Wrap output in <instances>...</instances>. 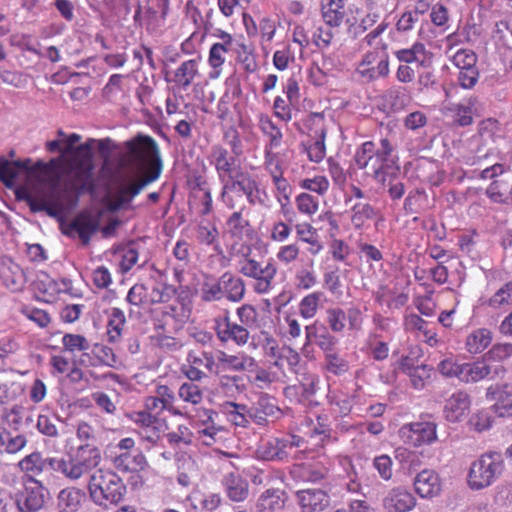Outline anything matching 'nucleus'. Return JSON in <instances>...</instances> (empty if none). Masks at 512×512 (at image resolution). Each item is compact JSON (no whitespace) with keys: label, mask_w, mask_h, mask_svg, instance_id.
<instances>
[{"label":"nucleus","mask_w":512,"mask_h":512,"mask_svg":"<svg viewBox=\"0 0 512 512\" xmlns=\"http://www.w3.org/2000/svg\"><path fill=\"white\" fill-rule=\"evenodd\" d=\"M21 172H25L26 181L17 189L16 196L25 201L32 212L62 217L75 208L77 194L62 184L60 173L52 164L33 165L30 159L12 162L0 159V180L6 187L14 186Z\"/></svg>","instance_id":"f257e3e1"},{"label":"nucleus","mask_w":512,"mask_h":512,"mask_svg":"<svg viewBox=\"0 0 512 512\" xmlns=\"http://www.w3.org/2000/svg\"><path fill=\"white\" fill-rule=\"evenodd\" d=\"M126 154L140 169L151 167L155 169L149 176L144 177L140 173L124 176L117 187L119 205L129 203L150 182L160 175L161 159L156 141L149 137L139 135L125 143Z\"/></svg>","instance_id":"f03ea898"},{"label":"nucleus","mask_w":512,"mask_h":512,"mask_svg":"<svg viewBox=\"0 0 512 512\" xmlns=\"http://www.w3.org/2000/svg\"><path fill=\"white\" fill-rule=\"evenodd\" d=\"M101 461L97 448L80 446L76 454L48 457V467L62 478L76 482L96 468Z\"/></svg>","instance_id":"7ed1b4c3"},{"label":"nucleus","mask_w":512,"mask_h":512,"mask_svg":"<svg viewBox=\"0 0 512 512\" xmlns=\"http://www.w3.org/2000/svg\"><path fill=\"white\" fill-rule=\"evenodd\" d=\"M87 490L95 505L106 507L108 504H118L125 495L126 487L112 470L98 469L90 474Z\"/></svg>","instance_id":"20e7f679"},{"label":"nucleus","mask_w":512,"mask_h":512,"mask_svg":"<svg viewBox=\"0 0 512 512\" xmlns=\"http://www.w3.org/2000/svg\"><path fill=\"white\" fill-rule=\"evenodd\" d=\"M505 464L498 452H486L471 462L467 484L472 490H483L493 485L503 473Z\"/></svg>","instance_id":"39448f33"},{"label":"nucleus","mask_w":512,"mask_h":512,"mask_svg":"<svg viewBox=\"0 0 512 512\" xmlns=\"http://www.w3.org/2000/svg\"><path fill=\"white\" fill-rule=\"evenodd\" d=\"M191 426L195 429L197 439L206 446H212L223 440L225 428L216 423L218 412L209 408H198L194 413L184 411Z\"/></svg>","instance_id":"423d86ee"},{"label":"nucleus","mask_w":512,"mask_h":512,"mask_svg":"<svg viewBox=\"0 0 512 512\" xmlns=\"http://www.w3.org/2000/svg\"><path fill=\"white\" fill-rule=\"evenodd\" d=\"M211 165L214 166L218 179L222 184L221 198L226 207L233 209L234 202L228 192L236 187V183H232L233 167L235 165V157L232 156L227 149L221 145H213L208 156Z\"/></svg>","instance_id":"0eeeda50"},{"label":"nucleus","mask_w":512,"mask_h":512,"mask_svg":"<svg viewBox=\"0 0 512 512\" xmlns=\"http://www.w3.org/2000/svg\"><path fill=\"white\" fill-rule=\"evenodd\" d=\"M311 421V425H307V430H303L304 436L290 435V442L300 453L321 455V451L326 445L334 443L337 439L331 435V429L320 422Z\"/></svg>","instance_id":"6e6552de"},{"label":"nucleus","mask_w":512,"mask_h":512,"mask_svg":"<svg viewBox=\"0 0 512 512\" xmlns=\"http://www.w3.org/2000/svg\"><path fill=\"white\" fill-rule=\"evenodd\" d=\"M237 268L242 275L255 280L254 291L257 294H268L272 290L277 274V267L272 259L263 265L245 255L238 260Z\"/></svg>","instance_id":"1a4fd4ad"},{"label":"nucleus","mask_w":512,"mask_h":512,"mask_svg":"<svg viewBox=\"0 0 512 512\" xmlns=\"http://www.w3.org/2000/svg\"><path fill=\"white\" fill-rule=\"evenodd\" d=\"M129 418L137 426V434L146 450L157 446L168 430L165 419L148 412H132Z\"/></svg>","instance_id":"9d476101"},{"label":"nucleus","mask_w":512,"mask_h":512,"mask_svg":"<svg viewBox=\"0 0 512 512\" xmlns=\"http://www.w3.org/2000/svg\"><path fill=\"white\" fill-rule=\"evenodd\" d=\"M374 179L385 185L388 178H397L400 173L398 156L394 153V146L387 138L380 140V147L374 149L372 164Z\"/></svg>","instance_id":"9b49d317"},{"label":"nucleus","mask_w":512,"mask_h":512,"mask_svg":"<svg viewBox=\"0 0 512 512\" xmlns=\"http://www.w3.org/2000/svg\"><path fill=\"white\" fill-rule=\"evenodd\" d=\"M401 439L414 447L431 445L437 441V424L432 421H419L403 425L399 430Z\"/></svg>","instance_id":"f8f14e48"},{"label":"nucleus","mask_w":512,"mask_h":512,"mask_svg":"<svg viewBox=\"0 0 512 512\" xmlns=\"http://www.w3.org/2000/svg\"><path fill=\"white\" fill-rule=\"evenodd\" d=\"M47 489L43 484L30 476L24 489L16 495V505L20 512H37L45 504Z\"/></svg>","instance_id":"ddd939ff"},{"label":"nucleus","mask_w":512,"mask_h":512,"mask_svg":"<svg viewBox=\"0 0 512 512\" xmlns=\"http://www.w3.org/2000/svg\"><path fill=\"white\" fill-rule=\"evenodd\" d=\"M215 331L220 342H233L240 347L246 345L250 338L247 327L233 322L228 313L215 319Z\"/></svg>","instance_id":"4468645a"},{"label":"nucleus","mask_w":512,"mask_h":512,"mask_svg":"<svg viewBox=\"0 0 512 512\" xmlns=\"http://www.w3.org/2000/svg\"><path fill=\"white\" fill-rule=\"evenodd\" d=\"M357 74L365 81H373L389 73L388 57L376 51L366 53L356 68Z\"/></svg>","instance_id":"2eb2a0df"},{"label":"nucleus","mask_w":512,"mask_h":512,"mask_svg":"<svg viewBox=\"0 0 512 512\" xmlns=\"http://www.w3.org/2000/svg\"><path fill=\"white\" fill-rule=\"evenodd\" d=\"M477 104L478 98L470 96L460 103L444 105L442 112L444 116L451 118L455 124L465 127L473 123V113Z\"/></svg>","instance_id":"dca6fc26"},{"label":"nucleus","mask_w":512,"mask_h":512,"mask_svg":"<svg viewBox=\"0 0 512 512\" xmlns=\"http://www.w3.org/2000/svg\"><path fill=\"white\" fill-rule=\"evenodd\" d=\"M471 407V397L465 391L454 392L445 402L443 414L451 423L463 421Z\"/></svg>","instance_id":"f3484780"},{"label":"nucleus","mask_w":512,"mask_h":512,"mask_svg":"<svg viewBox=\"0 0 512 512\" xmlns=\"http://www.w3.org/2000/svg\"><path fill=\"white\" fill-rule=\"evenodd\" d=\"M416 503L414 495L404 487L392 488L382 500V505L388 512H409Z\"/></svg>","instance_id":"a211bd4d"},{"label":"nucleus","mask_w":512,"mask_h":512,"mask_svg":"<svg viewBox=\"0 0 512 512\" xmlns=\"http://www.w3.org/2000/svg\"><path fill=\"white\" fill-rule=\"evenodd\" d=\"M99 217L88 212L78 214L66 230L69 236L77 235L84 245H87L91 236L98 230Z\"/></svg>","instance_id":"6ab92c4d"},{"label":"nucleus","mask_w":512,"mask_h":512,"mask_svg":"<svg viewBox=\"0 0 512 512\" xmlns=\"http://www.w3.org/2000/svg\"><path fill=\"white\" fill-rule=\"evenodd\" d=\"M415 492L424 499L437 497L442 490L439 474L432 469H424L414 479Z\"/></svg>","instance_id":"aec40b11"},{"label":"nucleus","mask_w":512,"mask_h":512,"mask_svg":"<svg viewBox=\"0 0 512 512\" xmlns=\"http://www.w3.org/2000/svg\"><path fill=\"white\" fill-rule=\"evenodd\" d=\"M510 395L512 386L509 385L490 386L487 389L486 397L495 401L491 409L498 417H512V398L508 397Z\"/></svg>","instance_id":"412c9836"},{"label":"nucleus","mask_w":512,"mask_h":512,"mask_svg":"<svg viewBox=\"0 0 512 512\" xmlns=\"http://www.w3.org/2000/svg\"><path fill=\"white\" fill-rule=\"evenodd\" d=\"M236 183V187L245 194L250 205L268 207L270 198L264 188H261L258 182L249 174L241 173V179L232 181Z\"/></svg>","instance_id":"4be33fe9"},{"label":"nucleus","mask_w":512,"mask_h":512,"mask_svg":"<svg viewBox=\"0 0 512 512\" xmlns=\"http://www.w3.org/2000/svg\"><path fill=\"white\" fill-rule=\"evenodd\" d=\"M86 500L85 492L75 486L61 489L56 497L57 512H79Z\"/></svg>","instance_id":"5701e85b"},{"label":"nucleus","mask_w":512,"mask_h":512,"mask_svg":"<svg viewBox=\"0 0 512 512\" xmlns=\"http://www.w3.org/2000/svg\"><path fill=\"white\" fill-rule=\"evenodd\" d=\"M280 409L275 398L268 394H261L258 400L250 408L249 416L257 424H264L267 417H278Z\"/></svg>","instance_id":"b1692460"},{"label":"nucleus","mask_w":512,"mask_h":512,"mask_svg":"<svg viewBox=\"0 0 512 512\" xmlns=\"http://www.w3.org/2000/svg\"><path fill=\"white\" fill-rule=\"evenodd\" d=\"M199 59H189L181 63L175 70L171 81L181 90H187L197 78L200 77L199 73Z\"/></svg>","instance_id":"393cba45"},{"label":"nucleus","mask_w":512,"mask_h":512,"mask_svg":"<svg viewBox=\"0 0 512 512\" xmlns=\"http://www.w3.org/2000/svg\"><path fill=\"white\" fill-rule=\"evenodd\" d=\"M297 499L303 512L321 511L329 503L327 494L321 489H304L298 491Z\"/></svg>","instance_id":"a878e982"},{"label":"nucleus","mask_w":512,"mask_h":512,"mask_svg":"<svg viewBox=\"0 0 512 512\" xmlns=\"http://www.w3.org/2000/svg\"><path fill=\"white\" fill-rule=\"evenodd\" d=\"M460 381L464 383H476L491 375L492 367L484 359L461 364Z\"/></svg>","instance_id":"bb28decb"},{"label":"nucleus","mask_w":512,"mask_h":512,"mask_svg":"<svg viewBox=\"0 0 512 512\" xmlns=\"http://www.w3.org/2000/svg\"><path fill=\"white\" fill-rule=\"evenodd\" d=\"M80 140V136L77 134H71L66 139V148L64 149V153H71L74 156H79L82 158V169L84 170V174H88L91 166V158H92V150L96 144V140L89 139L86 143L79 145L76 149L73 150V146Z\"/></svg>","instance_id":"cd10ccee"},{"label":"nucleus","mask_w":512,"mask_h":512,"mask_svg":"<svg viewBox=\"0 0 512 512\" xmlns=\"http://www.w3.org/2000/svg\"><path fill=\"white\" fill-rule=\"evenodd\" d=\"M219 409L231 424L242 428L248 427L251 417L249 416L250 409L246 405L227 401L222 403Z\"/></svg>","instance_id":"c85d7f7f"},{"label":"nucleus","mask_w":512,"mask_h":512,"mask_svg":"<svg viewBox=\"0 0 512 512\" xmlns=\"http://www.w3.org/2000/svg\"><path fill=\"white\" fill-rule=\"evenodd\" d=\"M376 301L388 310L400 309L408 302V294L389 286H381L376 292Z\"/></svg>","instance_id":"c756f323"},{"label":"nucleus","mask_w":512,"mask_h":512,"mask_svg":"<svg viewBox=\"0 0 512 512\" xmlns=\"http://www.w3.org/2000/svg\"><path fill=\"white\" fill-rule=\"evenodd\" d=\"M114 465L123 472H140L148 467V462L141 451L124 452L115 457Z\"/></svg>","instance_id":"7c9ffc66"},{"label":"nucleus","mask_w":512,"mask_h":512,"mask_svg":"<svg viewBox=\"0 0 512 512\" xmlns=\"http://www.w3.org/2000/svg\"><path fill=\"white\" fill-rule=\"evenodd\" d=\"M177 399L183 403L181 410L188 411V407H196L203 402L204 390L196 383L183 382L178 388Z\"/></svg>","instance_id":"2f4dec72"},{"label":"nucleus","mask_w":512,"mask_h":512,"mask_svg":"<svg viewBox=\"0 0 512 512\" xmlns=\"http://www.w3.org/2000/svg\"><path fill=\"white\" fill-rule=\"evenodd\" d=\"M285 492L280 489H267L256 502L257 512H277L284 507Z\"/></svg>","instance_id":"473e14b6"},{"label":"nucleus","mask_w":512,"mask_h":512,"mask_svg":"<svg viewBox=\"0 0 512 512\" xmlns=\"http://www.w3.org/2000/svg\"><path fill=\"white\" fill-rule=\"evenodd\" d=\"M290 436L282 439H273L262 446V457L266 460H283L292 454Z\"/></svg>","instance_id":"72a5a7b5"},{"label":"nucleus","mask_w":512,"mask_h":512,"mask_svg":"<svg viewBox=\"0 0 512 512\" xmlns=\"http://www.w3.org/2000/svg\"><path fill=\"white\" fill-rule=\"evenodd\" d=\"M217 360L225 368L238 372L250 370L256 366V360L243 352L231 355L224 351H218Z\"/></svg>","instance_id":"f704fd0d"},{"label":"nucleus","mask_w":512,"mask_h":512,"mask_svg":"<svg viewBox=\"0 0 512 512\" xmlns=\"http://www.w3.org/2000/svg\"><path fill=\"white\" fill-rule=\"evenodd\" d=\"M242 210L233 212L225 223V233L236 241L248 236L251 228L249 220L243 217Z\"/></svg>","instance_id":"c9c22d12"},{"label":"nucleus","mask_w":512,"mask_h":512,"mask_svg":"<svg viewBox=\"0 0 512 512\" xmlns=\"http://www.w3.org/2000/svg\"><path fill=\"white\" fill-rule=\"evenodd\" d=\"M492 332L487 328L472 330L465 339V349L470 354L482 353L492 342Z\"/></svg>","instance_id":"e433bc0d"},{"label":"nucleus","mask_w":512,"mask_h":512,"mask_svg":"<svg viewBox=\"0 0 512 512\" xmlns=\"http://www.w3.org/2000/svg\"><path fill=\"white\" fill-rule=\"evenodd\" d=\"M220 280L224 297L232 302H239L243 299L245 283L240 277L226 272L220 277Z\"/></svg>","instance_id":"4c0bfd02"},{"label":"nucleus","mask_w":512,"mask_h":512,"mask_svg":"<svg viewBox=\"0 0 512 512\" xmlns=\"http://www.w3.org/2000/svg\"><path fill=\"white\" fill-rule=\"evenodd\" d=\"M321 16L327 24L340 26L345 16L344 0H321Z\"/></svg>","instance_id":"58836bf2"},{"label":"nucleus","mask_w":512,"mask_h":512,"mask_svg":"<svg viewBox=\"0 0 512 512\" xmlns=\"http://www.w3.org/2000/svg\"><path fill=\"white\" fill-rule=\"evenodd\" d=\"M367 14L361 19L360 23L350 24L348 32L354 37H358L366 30L374 26L381 17L382 11L377 7L373 0H367Z\"/></svg>","instance_id":"ea45409f"},{"label":"nucleus","mask_w":512,"mask_h":512,"mask_svg":"<svg viewBox=\"0 0 512 512\" xmlns=\"http://www.w3.org/2000/svg\"><path fill=\"white\" fill-rule=\"evenodd\" d=\"M126 325L124 312L117 307L110 309L107 323V340L109 343H117L122 338L123 329Z\"/></svg>","instance_id":"a19ab883"},{"label":"nucleus","mask_w":512,"mask_h":512,"mask_svg":"<svg viewBox=\"0 0 512 512\" xmlns=\"http://www.w3.org/2000/svg\"><path fill=\"white\" fill-rule=\"evenodd\" d=\"M259 126L264 136L268 139L264 149L275 150L279 148L283 141V133L272 119L269 116L262 115Z\"/></svg>","instance_id":"79ce46f5"},{"label":"nucleus","mask_w":512,"mask_h":512,"mask_svg":"<svg viewBox=\"0 0 512 512\" xmlns=\"http://www.w3.org/2000/svg\"><path fill=\"white\" fill-rule=\"evenodd\" d=\"M196 238L198 242L203 245H212L216 254L221 256L223 259L225 258L223 249L219 243V231L216 225L212 223L200 224L197 228Z\"/></svg>","instance_id":"37998d69"},{"label":"nucleus","mask_w":512,"mask_h":512,"mask_svg":"<svg viewBox=\"0 0 512 512\" xmlns=\"http://www.w3.org/2000/svg\"><path fill=\"white\" fill-rule=\"evenodd\" d=\"M26 444L25 435L7 430L0 431V454H15L21 451Z\"/></svg>","instance_id":"c03bdc74"},{"label":"nucleus","mask_w":512,"mask_h":512,"mask_svg":"<svg viewBox=\"0 0 512 512\" xmlns=\"http://www.w3.org/2000/svg\"><path fill=\"white\" fill-rule=\"evenodd\" d=\"M225 486L228 497L235 502L243 501L248 495V483L234 474L225 477Z\"/></svg>","instance_id":"a18cd8bd"},{"label":"nucleus","mask_w":512,"mask_h":512,"mask_svg":"<svg viewBox=\"0 0 512 512\" xmlns=\"http://www.w3.org/2000/svg\"><path fill=\"white\" fill-rule=\"evenodd\" d=\"M395 55L399 61L405 63L417 62L424 65L429 60V52L422 43H415L409 49L398 50Z\"/></svg>","instance_id":"49530a36"},{"label":"nucleus","mask_w":512,"mask_h":512,"mask_svg":"<svg viewBox=\"0 0 512 512\" xmlns=\"http://www.w3.org/2000/svg\"><path fill=\"white\" fill-rule=\"evenodd\" d=\"M402 368L409 376L412 386L418 390L425 387L432 371V369L427 365H417L415 367H410L407 364V359L402 362Z\"/></svg>","instance_id":"de8ad7c7"},{"label":"nucleus","mask_w":512,"mask_h":512,"mask_svg":"<svg viewBox=\"0 0 512 512\" xmlns=\"http://www.w3.org/2000/svg\"><path fill=\"white\" fill-rule=\"evenodd\" d=\"M340 26H332L323 21L313 32V42L320 49L328 48L335 36L339 33Z\"/></svg>","instance_id":"09e8293b"},{"label":"nucleus","mask_w":512,"mask_h":512,"mask_svg":"<svg viewBox=\"0 0 512 512\" xmlns=\"http://www.w3.org/2000/svg\"><path fill=\"white\" fill-rule=\"evenodd\" d=\"M18 466L25 473H30L33 476L39 475L48 467L47 458L43 459L40 452H33L21 459Z\"/></svg>","instance_id":"8fccbe9b"},{"label":"nucleus","mask_w":512,"mask_h":512,"mask_svg":"<svg viewBox=\"0 0 512 512\" xmlns=\"http://www.w3.org/2000/svg\"><path fill=\"white\" fill-rule=\"evenodd\" d=\"M493 309L508 310L512 306V282L504 284L488 300Z\"/></svg>","instance_id":"3c124183"},{"label":"nucleus","mask_w":512,"mask_h":512,"mask_svg":"<svg viewBox=\"0 0 512 512\" xmlns=\"http://www.w3.org/2000/svg\"><path fill=\"white\" fill-rule=\"evenodd\" d=\"M61 343L65 352L75 355L77 352H84L90 349V342L80 334H64Z\"/></svg>","instance_id":"603ef678"},{"label":"nucleus","mask_w":512,"mask_h":512,"mask_svg":"<svg viewBox=\"0 0 512 512\" xmlns=\"http://www.w3.org/2000/svg\"><path fill=\"white\" fill-rule=\"evenodd\" d=\"M155 395L161 400L162 406L166 407V411H168L171 415H185L184 411L181 410V408H178L174 405V402L176 400L175 393L167 385H157L155 389Z\"/></svg>","instance_id":"864d4df0"},{"label":"nucleus","mask_w":512,"mask_h":512,"mask_svg":"<svg viewBox=\"0 0 512 512\" xmlns=\"http://www.w3.org/2000/svg\"><path fill=\"white\" fill-rule=\"evenodd\" d=\"M351 211V222L357 229L362 228L368 220L377 214L375 208L368 203H356Z\"/></svg>","instance_id":"5fc2aeb1"},{"label":"nucleus","mask_w":512,"mask_h":512,"mask_svg":"<svg viewBox=\"0 0 512 512\" xmlns=\"http://www.w3.org/2000/svg\"><path fill=\"white\" fill-rule=\"evenodd\" d=\"M249 371H253L254 374L248 376V383L258 389H266L276 380V374L274 372L258 367L257 365Z\"/></svg>","instance_id":"6e6d98bb"},{"label":"nucleus","mask_w":512,"mask_h":512,"mask_svg":"<svg viewBox=\"0 0 512 512\" xmlns=\"http://www.w3.org/2000/svg\"><path fill=\"white\" fill-rule=\"evenodd\" d=\"M226 61V53L224 52L223 46L212 45L209 50L208 63L212 68L209 73L211 79H217L221 72L222 66Z\"/></svg>","instance_id":"4d7b16f0"},{"label":"nucleus","mask_w":512,"mask_h":512,"mask_svg":"<svg viewBox=\"0 0 512 512\" xmlns=\"http://www.w3.org/2000/svg\"><path fill=\"white\" fill-rule=\"evenodd\" d=\"M168 443L172 447L189 446L193 442L194 434L186 425H178L176 430L166 434Z\"/></svg>","instance_id":"13d9d810"},{"label":"nucleus","mask_w":512,"mask_h":512,"mask_svg":"<svg viewBox=\"0 0 512 512\" xmlns=\"http://www.w3.org/2000/svg\"><path fill=\"white\" fill-rule=\"evenodd\" d=\"M176 290L173 286L165 283H156L148 292V304L166 303L175 296Z\"/></svg>","instance_id":"bf43d9fd"},{"label":"nucleus","mask_w":512,"mask_h":512,"mask_svg":"<svg viewBox=\"0 0 512 512\" xmlns=\"http://www.w3.org/2000/svg\"><path fill=\"white\" fill-rule=\"evenodd\" d=\"M322 296L321 292H313L302 298L299 312L303 318L311 319L316 315Z\"/></svg>","instance_id":"052dcab7"},{"label":"nucleus","mask_w":512,"mask_h":512,"mask_svg":"<svg viewBox=\"0 0 512 512\" xmlns=\"http://www.w3.org/2000/svg\"><path fill=\"white\" fill-rule=\"evenodd\" d=\"M325 131L322 130L317 138L313 139L305 148L311 162L319 163L326 155Z\"/></svg>","instance_id":"680f3d73"},{"label":"nucleus","mask_w":512,"mask_h":512,"mask_svg":"<svg viewBox=\"0 0 512 512\" xmlns=\"http://www.w3.org/2000/svg\"><path fill=\"white\" fill-rule=\"evenodd\" d=\"M295 205L299 213L312 216L319 209V200L311 194L303 192L296 196Z\"/></svg>","instance_id":"e2e57ef3"},{"label":"nucleus","mask_w":512,"mask_h":512,"mask_svg":"<svg viewBox=\"0 0 512 512\" xmlns=\"http://www.w3.org/2000/svg\"><path fill=\"white\" fill-rule=\"evenodd\" d=\"M299 186L318 195H325L329 190L330 183L327 177L323 175H317L313 178H305L300 181Z\"/></svg>","instance_id":"0e129e2a"},{"label":"nucleus","mask_w":512,"mask_h":512,"mask_svg":"<svg viewBox=\"0 0 512 512\" xmlns=\"http://www.w3.org/2000/svg\"><path fill=\"white\" fill-rule=\"evenodd\" d=\"M92 354L94 355L93 367L101 365L113 367L116 364V356L108 346L95 345L92 349Z\"/></svg>","instance_id":"69168bd1"},{"label":"nucleus","mask_w":512,"mask_h":512,"mask_svg":"<svg viewBox=\"0 0 512 512\" xmlns=\"http://www.w3.org/2000/svg\"><path fill=\"white\" fill-rule=\"evenodd\" d=\"M449 58L459 70L475 67L477 62L476 54L469 49H459Z\"/></svg>","instance_id":"338daca9"},{"label":"nucleus","mask_w":512,"mask_h":512,"mask_svg":"<svg viewBox=\"0 0 512 512\" xmlns=\"http://www.w3.org/2000/svg\"><path fill=\"white\" fill-rule=\"evenodd\" d=\"M325 321L333 332H342L346 326V312L341 308H329Z\"/></svg>","instance_id":"774afa93"}]
</instances>
